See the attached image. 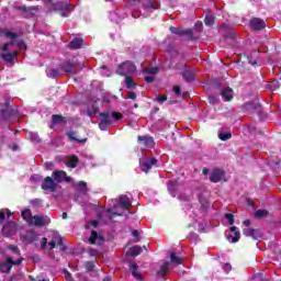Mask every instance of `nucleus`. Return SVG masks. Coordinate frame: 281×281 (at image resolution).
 Returning <instances> with one entry per match:
<instances>
[{
    "instance_id": "680f3d73",
    "label": "nucleus",
    "mask_w": 281,
    "mask_h": 281,
    "mask_svg": "<svg viewBox=\"0 0 281 281\" xmlns=\"http://www.w3.org/2000/svg\"><path fill=\"white\" fill-rule=\"evenodd\" d=\"M179 199H180V201H190V198H188V196H184V198L180 196Z\"/></svg>"
},
{
    "instance_id": "72a5a7b5",
    "label": "nucleus",
    "mask_w": 281,
    "mask_h": 281,
    "mask_svg": "<svg viewBox=\"0 0 281 281\" xmlns=\"http://www.w3.org/2000/svg\"><path fill=\"white\" fill-rule=\"evenodd\" d=\"M204 23H205V25H207L209 27L212 26V25L214 24V15L207 14V15L205 16Z\"/></svg>"
},
{
    "instance_id": "cd10ccee",
    "label": "nucleus",
    "mask_w": 281,
    "mask_h": 281,
    "mask_svg": "<svg viewBox=\"0 0 281 281\" xmlns=\"http://www.w3.org/2000/svg\"><path fill=\"white\" fill-rule=\"evenodd\" d=\"M170 260H171V265H182L183 263V259L179 256H177L176 252H171L170 254Z\"/></svg>"
},
{
    "instance_id": "5701e85b",
    "label": "nucleus",
    "mask_w": 281,
    "mask_h": 281,
    "mask_svg": "<svg viewBox=\"0 0 281 281\" xmlns=\"http://www.w3.org/2000/svg\"><path fill=\"white\" fill-rule=\"evenodd\" d=\"M170 269V261H165V265L160 266L159 271L157 272L158 278H164L168 270Z\"/></svg>"
},
{
    "instance_id": "4be33fe9",
    "label": "nucleus",
    "mask_w": 281,
    "mask_h": 281,
    "mask_svg": "<svg viewBox=\"0 0 281 281\" xmlns=\"http://www.w3.org/2000/svg\"><path fill=\"white\" fill-rule=\"evenodd\" d=\"M0 58L4 59L5 63H12L16 58V50H11L9 53L0 55Z\"/></svg>"
},
{
    "instance_id": "c85d7f7f",
    "label": "nucleus",
    "mask_w": 281,
    "mask_h": 281,
    "mask_svg": "<svg viewBox=\"0 0 281 281\" xmlns=\"http://www.w3.org/2000/svg\"><path fill=\"white\" fill-rule=\"evenodd\" d=\"M142 254V247L139 246H133L127 250V256H139Z\"/></svg>"
},
{
    "instance_id": "bf43d9fd",
    "label": "nucleus",
    "mask_w": 281,
    "mask_h": 281,
    "mask_svg": "<svg viewBox=\"0 0 281 281\" xmlns=\"http://www.w3.org/2000/svg\"><path fill=\"white\" fill-rule=\"evenodd\" d=\"M31 181H38V176H32Z\"/></svg>"
},
{
    "instance_id": "39448f33",
    "label": "nucleus",
    "mask_w": 281,
    "mask_h": 281,
    "mask_svg": "<svg viewBox=\"0 0 281 281\" xmlns=\"http://www.w3.org/2000/svg\"><path fill=\"white\" fill-rule=\"evenodd\" d=\"M136 67L131 61H125L121 66H119L117 74L119 76H127L128 74H133Z\"/></svg>"
},
{
    "instance_id": "423d86ee",
    "label": "nucleus",
    "mask_w": 281,
    "mask_h": 281,
    "mask_svg": "<svg viewBox=\"0 0 281 281\" xmlns=\"http://www.w3.org/2000/svg\"><path fill=\"white\" fill-rule=\"evenodd\" d=\"M50 220L46 215H35L31 218V225H36L37 227H43L49 225Z\"/></svg>"
},
{
    "instance_id": "4c0bfd02",
    "label": "nucleus",
    "mask_w": 281,
    "mask_h": 281,
    "mask_svg": "<svg viewBox=\"0 0 281 281\" xmlns=\"http://www.w3.org/2000/svg\"><path fill=\"white\" fill-rule=\"evenodd\" d=\"M47 76H48V78H58V76H59V72H58V70L57 69H49L48 71H47Z\"/></svg>"
},
{
    "instance_id": "c9c22d12",
    "label": "nucleus",
    "mask_w": 281,
    "mask_h": 281,
    "mask_svg": "<svg viewBox=\"0 0 281 281\" xmlns=\"http://www.w3.org/2000/svg\"><path fill=\"white\" fill-rule=\"evenodd\" d=\"M168 190H169L171 196H176L175 191L177 190V183L170 182L168 184Z\"/></svg>"
},
{
    "instance_id": "e2e57ef3",
    "label": "nucleus",
    "mask_w": 281,
    "mask_h": 281,
    "mask_svg": "<svg viewBox=\"0 0 281 281\" xmlns=\"http://www.w3.org/2000/svg\"><path fill=\"white\" fill-rule=\"evenodd\" d=\"M8 217L12 216V212L10 210H5Z\"/></svg>"
},
{
    "instance_id": "6ab92c4d",
    "label": "nucleus",
    "mask_w": 281,
    "mask_h": 281,
    "mask_svg": "<svg viewBox=\"0 0 281 281\" xmlns=\"http://www.w3.org/2000/svg\"><path fill=\"white\" fill-rule=\"evenodd\" d=\"M244 236H250L251 238H254L255 240H258L260 238V233L254 228H245L243 231Z\"/></svg>"
},
{
    "instance_id": "9b49d317",
    "label": "nucleus",
    "mask_w": 281,
    "mask_h": 281,
    "mask_svg": "<svg viewBox=\"0 0 281 281\" xmlns=\"http://www.w3.org/2000/svg\"><path fill=\"white\" fill-rule=\"evenodd\" d=\"M56 182L52 177H46L42 183V190H48L49 192H54L56 190Z\"/></svg>"
},
{
    "instance_id": "de8ad7c7",
    "label": "nucleus",
    "mask_w": 281,
    "mask_h": 281,
    "mask_svg": "<svg viewBox=\"0 0 281 281\" xmlns=\"http://www.w3.org/2000/svg\"><path fill=\"white\" fill-rule=\"evenodd\" d=\"M65 279L66 281H74V279L71 278V273H69L68 271H65Z\"/></svg>"
},
{
    "instance_id": "0e129e2a",
    "label": "nucleus",
    "mask_w": 281,
    "mask_h": 281,
    "mask_svg": "<svg viewBox=\"0 0 281 281\" xmlns=\"http://www.w3.org/2000/svg\"><path fill=\"white\" fill-rule=\"evenodd\" d=\"M209 172H210L209 169H206V168L203 169V175H209Z\"/></svg>"
},
{
    "instance_id": "2eb2a0df",
    "label": "nucleus",
    "mask_w": 281,
    "mask_h": 281,
    "mask_svg": "<svg viewBox=\"0 0 281 281\" xmlns=\"http://www.w3.org/2000/svg\"><path fill=\"white\" fill-rule=\"evenodd\" d=\"M53 177L55 181H57L58 183L63 181H66L67 183H69V181H71V177H67V172L65 171H54Z\"/></svg>"
},
{
    "instance_id": "f8f14e48",
    "label": "nucleus",
    "mask_w": 281,
    "mask_h": 281,
    "mask_svg": "<svg viewBox=\"0 0 281 281\" xmlns=\"http://www.w3.org/2000/svg\"><path fill=\"white\" fill-rule=\"evenodd\" d=\"M223 179H225V171L221 169H215L212 171L210 181L213 183H218V181H223Z\"/></svg>"
},
{
    "instance_id": "f704fd0d",
    "label": "nucleus",
    "mask_w": 281,
    "mask_h": 281,
    "mask_svg": "<svg viewBox=\"0 0 281 281\" xmlns=\"http://www.w3.org/2000/svg\"><path fill=\"white\" fill-rule=\"evenodd\" d=\"M218 138L222 142H227V139H232V134H229V133H220Z\"/></svg>"
},
{
    "instance_id": "c756f323",
    "label": "nucleus",
    "mask_w": 281,
    "mask_h": 281,
    "mask_svg": "<svg viewBox=\"0 0 281 281\" xmlns=\"http://www.w3.org/2000/svg\"><path fill=\"white\" fill-rule=\"evenodd\" d=\"M57 243H60V237L58 234L53 233V239L48 243V249H54Z\"/></svg>"
},
{
    "instance_id": "a878e982",
    "label": "nucleus",
    "mask_w": 281,
    "mask_h": 281,
    "mask_svg": "<svg viewBox=\"0 0 281 281\" xmlns=\"http://www.w3.org/2000/svg\"><path fill=\"white\" fill-rule=\"evenodd\" d=\"M66 166H68V168H76V166H78V157L77 156H69L66 161H65Z\"/></svg>"
},
{
    "instance_id": "603ef678",
    "label": "nucleus",
    "mask_w": 281,
    "mask_h": 281,
    "mask_svg": "<svg viewBox=\"0 0 281 281\" xmlns=\"http://www.w3.org/2000/svg\"><path fill=\"white\" fill-rule=\"evenodd\" d=\"M89 225H92V227H98V221H91L87 224V227H89Z\"/></svg>"
},
{
    "instance_id": "13d9d810",
    "label": "nucleus",
    "mask_w": 281,
    "mask_h": 281,
    "mask_svg": "<svg viewBox=\"0 0 281 281\" xmlns=\"http://www.w3.org/2000/svg\"><path fill=\"white\" fill-rule=\"evenodd\" d=\"M101 69H102V75H103V76H110L109 74L104 72V71H106V68H105L104 66L101 67Z\"/></svg>"
},
{
    "instance_id": "774afa93",
    "label": "nucleus",
    "mask_w": 281,
    "mask_h": 281,
    "mask_svg": "<svg viewBox=\"0 0 281 281\" xmlns=\"http://www.w3.org/2000/svg\"><path fill=\"white\" fill-rule=\"evenodd\" d=\"M63 218H67V213H63Z\"/></svg>"
},
{
    "instance_id": "ddd939ff",
    "label": "nucleus",
    "mask_w": 281,
    "mask_h": 281,
    "mask_svg": "<svg viewBox=\"0 0 281 281\" xmlns=\"http://www.w3.org/2000/svg\"><path fill=\"white\" fill-rule=\"evenodd\" d=\"M142 1L143 8L146 10H159V2L157 0H133Z\"/></svg>"
},
{
    "instance_id": "8fccbe9b",
    "label": "nucleus",
    "mask_w": 281,
    "mask_h": 281,
    "mask_svg": "<svg viewBox=\"0 0 281 281\" xmlns=\"http://www.w3.org/2000/svg\"><path fill=\"white\" fill-rule=\"evenodd\" d=\"M41 247H42V249H46L47 248V238H43L42 239Z\"/></svg>"
},
{
    "instance_id": "f3484780",
    "label": "nucleus",
    "mask_w": 281,
    "mask_h": 281,
    "mask_svg": "<svg viewBox=\"0 0 281 281\" xmlns=\"http://www.w3.org/2000/svg\"><path fill=\"white\" fill-rule=\"evenodd\" d=\"M139 266H137V263L132 262L130 263V270L132 272V276L136 279V280H142V272H139Z\"/></svg>"
},
{
    "instance_id": "69168bd1",
    "label": "nucleus",
    "mask_w": 281,
    "mask_h": 281,
    "mask_svg": "<svg viewBox=\"0 0 281 281\" xmlns=\"http://www.w3.org/2000/svg\"><path fill=\"white\" fill-rule=\"evenodd\" d=\"M87 267H88V269H92L93 268V263L88 262Z\"/></svg>"
},
{
    "instance_id": "dca6fc26",
    "label": "nucleus",
    "mask_w": 281,
    "mask_h": 281,
    "mask_svg": "<svg viewBox=\"0 0 281 281\" xmlns=\"http://www.w3.org/2000/svg\"><path fill=\"white\" fill-rule=\"evenodd\" d=\"M138 142L143 146H146V148H153L155 146V140L150 136H138Z\"/></svg>"
},
{
    "instance_id": "f03ea898",
    "label": "nucleus",
    "mask_w": 281,
    "mask_h": 281,
    "mask_svg": "<svg viewBox=\"0 0 281 281\" xmlns=\"http://www.w3.org/2000/svg\"><path fill=\"white\" fill-rule=\"evenodd\" d=\"M0 36H4V38H9L10 43L4 44L0 49L1 52H10V49L14 47H20L21 49H25V43L23 41H16V34L2 30L0 31Z\"/></svg>"
},
{
    "instance_id": "4d7b16f0",
    "label": "nucleus",
    "mask_w": 281,
    "mask_h": 281,
    "mask_svg": "<svg viewBox=\"0 0 281 281\" xmlns=\"http://www.w3.org/2000/svg\"><path fill=\"white\" fill-rule=\"evenodd\" d=\"M32 205H41V200H33Z\"/></svg>"
},
{
    "instance_id": "7ed1b4c3",
    "label": "nucleus",
    "mask_w": 281,
    "mask_h": 281,
    "mask_svg": "<svg viewBox=\"0 0 281 281\" xmlns=\"http://www.w3.org/2000/svg\"><path fill=\"white\" fill-rule=\"evenodd\" d=\"M131 207V200L126 195H121L117 200L114 201L113 207L108 209L110 218L114 216H122V213L113 212V210H128Z\"/></svg>"
},
{
    "instance_id": "f257e3e1",
    "label": "nucleus",
    "mask_w": 281,
    "mask_h": 281,
    "mask_svg": "<svg viewBox=\"0 0 281 281\" xmlns=\"http://www.w3.org/2000/svg\"><path fill=\"white\" fill-rule=\"evenodd\" d=\"M8 249L13 254V256L8 257L5 262H0V273H10L13 265H21L23 258H21V251L16 246H9Z\"/></svg>"
},
{
    "instance_id": "9d476101",
    "label": "nucleus",
    "mask_w": 281,
    "mask_h": 281,
    "mask_svg": "<svg viewBox=\"0 0 281 281\" xmlns=\"http://www.w3.org/2000/svg\"><path fill=\"white\" fill-rule=\"evenodd\" d=\"M104 237H102V235L98 234L95 231H92L90 237L88 238V243H90V245H102Z\"/></svg>"
},
{
    "instance_id": "393cba45",
    "label": "nucleus",
    "mask_w": 281,
    "mask_h": 281,
    "mask_svg": "<svg viewBox=\"0 0 281 281\" xmlns=\"http://www.w3.org/2000/svg\"><path fill=\"white\" fill-rule=\"evenodd\" d=\"M157 68H149L144 70V74H150V76H145L146 82H153V80H155V74H157Z\"/></svg>"
},
{
    "instance_id": "7c9ffc66",
    "label": "nucleus",
    "mask_w": 281,
    "mask_h": 281,
    "mask_svg": "<svg viewBox=\"0 0 281 281\" xmlns=\"http://www.w3.org/2000/svg\"><path fill=\"white\" fill-rule=\"evenodd\" d=\"M184 80H187V82H192V80H194V72L192 70H186L182 74Z\"/></svg>"
},
{
    "instance_id": "a19ab883",
    "label": "nucleus",
    "mask_w": 281,
    "mask_h": 281,
    "mask_svg": "<svg viewBox=\"0 0 281 281\" xmlns=\"http://www.w3.org/2000/svg\"><path fill=\"white\" fill-rule=\"evenodd\" d=\"M156 100H157V102H159V104H164V102H166V100H168V98H166V95H164V94H159Z\"/></svg>"
},
{
    "instance_id": "412c9836",
    "label": "nucleus",
    "mask_w": 281,
    "mask_h": 281,
    "mask_svg": "<svg viewBox=\"0 0 281 281\" xmlns=\"http://www.w3.org/2000/svg\"><path fill=\"white\" fill-rule=\"evenodd\" d=\"M69 45L71 49H80V47L85 45V41L82 40V37H76L70 42Z\"/></svg>"
},
{
    "instance_id": "6e6d98bb",
    "label": "nucleus",
    "mask_w": 281,
    "mask_h": 281,
    "mask_svg": "<svg viewBox=\"0 0 281 281\" xmlns=\"http://www.w3.org/2000/svg\"><path fill=\"white\" fill-rule=\"evenodd\" d=\"M132 235L134 236V238H138L139 232L138 231H133Z\"/></svg>"
},
{
    "instance_id": "b1692460",
    "label": "nucleus",
    "mask_w": 281,
    "mask_h": 281,
    "mask_svg": "<svg viewBox=\"0 0 281 281\" xmlns=\"http://www.w3.org/2000/svg\"><path fill=\"white\" fill-rule=\"evenodd\" d=\"M101 122L99 123V128H102V126H109L111 124V115L109 114H100Z\"/></svg>"
},
{
    "instance_id": "a18cd8bd",
    "label": "nucleus",
    "mask_w": 281,
    "mask_h": 281,
    "mask_svg": "<svg viewBox=\"0 0 281 281\" xmlns=\"http://www.w3.org/2000/svg\"><path fill=\"white\" fill-rule=\"evenodd\" d=\"M223 269H224V271H226V273H229V271H232V265L225 263V265L223 266Z\"/></svg>"
},
{
    "instance_id": "ea45409f",
    "label": "nucleus",
    "mask_w": 281,
    "mask_h": 281,
    "mask_svg": "<svg viewBox=\"0 0 281 281\" xmlns=\"http://www.w3.org/2000/svg\"><path fill=\"white\" fill-rule=\"evenodd\" d=\"M71 69H74V65L69 63L64 65V71H66V74H71Z\"/></svg>"
},
{
    "instance_id": "e433bc0d",
    "label": "nucleus",
    "mask_w": 281,
    "mask_h": 281,
    "mask_svg": "<svg viewBox=\"0 0 281 281\" xmlns=\"http://www.w3.org/2000/svg\"><path fill=\"white\" fill-rule=\"evenodd\" d=\"M78 189L82 194H87V182L80 181L78 183Z\"/></svg>"
},
{
    "instance_id": "20e7f679",
    "label": "nucleus",
    "mask_w": 281,
    "mask_h": 281,
    "mask_svg": "<svg viewBox=\"0 0 281 281\" xmlns=\"http://www.w3.org/2000/svg\"><path fill=\"white\" fill-rule=\"evenodd\" d=\"M46 5L49 10H59V12H61V16H69L74 10V5L63 1L54 2V0H48Z\"/></svg>"
},
{
    "instance_id": "052dcab7",
    "label": "nucleus",
    "mask_w": 281,
    "mask_h": 281,
    "mask_svg": "<svg viewBox=\"0 0 281 281\" xmlns=\"http://www.w3.org/2000/svg\"><path fill=\"white\" fill-rule=\"evenodd\" d=\"M250 223H251V222H249V220L244 221V225H245L246 227H249Z\"/></svg>"
},
{
    "instance_id": "49530a36",
    "label": "nucleus",
    "mask_w": 281,
    "mask_h": 281,
    "mask_svg": "<svg viewBox=\"0 0 281 281\" xmlns=\"http://www.w3.org/2000/svg\"><path fill=\"white\" fill-rule=\"evenodd\" d=\"M173 92L176 93V95H181V88H179V86H175Z\"/></svg>"
},
{
    "instance_id": "1a4fd4ad",
    "label": "nucleus",
    "mask_w": 281,
    "mask_h": 281,
    "mask_svg": "<svg viewBox=\"0 0 281 281\" xmlns=\"http://www.w3.org/2000/svg\"><path fill=\"white\" fill-rule=\"evenodd\" d=\"M16 234V224L14 222H10L5 224L2 228V236H14Z\"/></svg>"
},
{
    "instance_id": "c03bdc74",
    "label": "nucleus",
    "mask_w": 281,
    "mask_h": 281,
    "mask_svg": "<svg viewBox=\"0 0 281 281\" xmlns=\"http://www.w3.org/2000/svg\"><path fill=\"white\" fill-rule=\"evenodd\" d=\"M111 117H113L115 121L122 120V114L117 113V112H114V113L111 114Z\"/></svg>"
},
{
    "instance_id": "a211bd4d",
    "label": "nucleus",
    "mask_w": 281,
    "mask_h": 281,
    "mask_svg": "<svg viewBox=\"0 0 281 281\" xmlns=\"http://www.w3.org/2000/svg\"><path fill=\"white\" fill-rule=\"evenodd\" d=\"M170 32L172 34H177L178 36H192V30L170 27Z\"/></svg>"
},
{
    "instance_id": "37998d69",
    "label": "nucleus",
    "mask_w": 281,
    "mask_h": 281,
    "mask_svg": "<svg viewBox=\"0 0 281 281\" xmlns=\"http://www.w3.org/2000/svg\"><path fill=\"white\" fill-rule=\"evenodd\" d=\"M226 220L228 221L229 225L234 224V215L231 213H227L226 215Z\"/></svg>"
},
{
    "instance_id": "864d4df0",
    "label": "nucleus",
    "mask_w": 281,
    "mask_h": 281,
    "mask_svg": "<svg viewBox=\"0 0 281 281\" xmlns=\"http://www.w3.org/2000/svg\"><path fill=\"white\" fill-rule=\"evenodd\" d=\"M5 220V211L0 210V221H4Z\"/></svg>"
},
{
    "instance_id": "09e8293b",
    "label": "nucleus",
    "mask_w": 281,
    "mask_h": 281,
    "mask_svg": "<svg viewBox=\"0 0 281 281\" xmlns=\"http://www.w3.org/2000/svg\"><path fill=\"white\" fill-rule=\"evenodd\" d=\"M195 29L198 30V32H201L203 30V23L201 22L195 23Z\"/></svg>"
},
{
    "instance_id": "2f4dec72",
    "label": "nucleus",
    "mask_w": 281,
    "mask_h": 281,
    "mask_svg": "<svg viewBox=\"0 0 281 281\" xmlns=\"http://www.w3.org/2000/svg\"><path fill=\"white\" fill-rule=\"evenodd\" d=\"M254 216H255V218H265V217L269 216V211L258 210L255 212Z\"/></svg>"
},
{
    "instance_id": "338daca9",
    "label": "nucleus",
    "mask_w": 281,
    "mask_h": 281,
    "mask_svg": "<svg viewBox=\"0 0 281 281\" xmlns=\"http://www.w3.org/2000/svg\"><path fill=\"white\" fill-rule=\"evenodd\" d=\"M251 106H252L251 104H246V105H245V109H246V110H247V109H251Z\"/></svg>"
},
{
    "instance_id": "58836bf2",
    "label": "nucleus",
    "mask_w": 281,
    "mask_h": 281,
    "mask_svg": "<svg viewBox=\"0 0 281 281\" xmlns=\"http://www.w3.org/2000/svg\"><path fill=\"white\" fill-rule=\"evenodd\" d=\"M68 138L70 139V142H85V140H80L76 137V133L75 132H68L67 133Z\"/></svg>"
},
{
    "instance_id": "0eeeda50",
    "label": "nucleus",
    "mask_w": 281,
    "mask_h": 281,
    "mask_svg": "<svg viewBox=\"0 0 281 281\" xmlns=\"http://www.w3.org/2000/svg\"><path fill=\"white\" fill-rule=\"evenodd\" d=\"M140 164V169L143 172H148L153 166L157 165V159L156 158H140L139 159Z\"/></svg>"
},
{
    "instance_id": "473e14b6",
    "label": "nucleus",
    "mask_w": 281,
    "mask_h": 281,
    "mask_svg": "<svg viewBox=\"0 0 281 281\" xmlns=\"http://www.w3.org/2000/svg\"><path fill=\"white\" fill-rule=\"evenodd\" d=\"M125 85L127 89H133L135 87V81L133 80V77H128V75L125 78Z\"/></svg>"
},
{
    "instance_id": "79ce46f5",
    "label": "nucleus",
    "mask_w": 281,
    "mask_h": 281,
    "mask_svg": "<svg viewBox=\"0 0 281 281\" xmlns=\"http://www.w3.org/2000/svg\"><path fill=\"white\" fill-rule=\"evenodd\" d=\"M58 122H63V116L53 115V124H58Z\"/></svg>"
},
{
    "instance_id": "6e6552de",
    "label": "nucleus",
    "mask_w": 281,
    "mask_h": 281,
    "mask_svg": "<svg viewBox=\"0 0 281 281\" xmlns=\"http://www.w3.org/2000/svg\"><path fill=\"white\" fill-rule=\"evenodd\" d=\"M226 238L228 243H238L240 240V232L236 226H232L228 232H226Z\"/></svg>"
},
{
    "instance_id": "4468645a",
    "label": "nucleus",
    "mask_w": 281,
    "mask_h": 281,
    "mask_svg": "<svg viewBox=\"0 0 281 281\" xmlns=\"http://www.w3.org/2000/svg\"><path fill=\"white\" fill-rule=\"evenodd\" d=\"M250 27L251 30H265V27H267V23L265 22V20L254 18L252 20H250Z\"/></svg>"
},
{
    "instance_id": "bb28decb",
    "label": "nucleus",
    "mask_w": 281,
    "mask_h": 281,
    "mask_svg": "<svg viewBox=\"0 0 281 281\" xmlns=\"http://www.w3.org/2000/svg\"><path fill=\"white\" fill-rule=\"evenodd\" d=\"M22 218H24V221L31 225L32 218H34V216H32V211H30V209L22 211Z\"/></svg>"
},
{
    "instance_id": "5fc2aeb1",
    "label": "nucleus",
    "mask_w": 281,
    "mask_h": 281,
    "mask_svg": "<svg viewBox=\"0 0 281 281\" xmlns=\"http://www.w3.org/2000/svg\"><path fill=\"white\" fill-rule=\"evenodd\" d=\"M127 98L130 100H135V98H137V94L135 92H131Z\"/></svg>"
},
{
    "instance_id": "aec40b11",
    "label": "nucleus",
    "mask_w": 281,
    "mask_h": 281,
    "mask_svg": "<svg viewBox=\"0 0 281 281\" xmlns=\"http://www.w3.org/2000/svg\"><path fill=\"white\" fill-rule=\"evenodd\" d=\"M221 95L225 102H229L234 98V90L232 88H225L222 92Z\"/></svg>"
},
{
    "instance_id": "3c124183",
    "label": "nucleus",
    "mask_w": 281,
    "mask_h": 281,
    "mask_svg": "<svg viewBox=\"0 0 281 281\" xmlns=\"http://www.w3.org/2000/svg\"><path fill=\"white\" fill-rule=\"evenodd\" d=\"M31 139H32V142H41V138H38V135H36V134H33L31 136Z\"/></svg>"
}]
</instances>
